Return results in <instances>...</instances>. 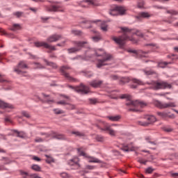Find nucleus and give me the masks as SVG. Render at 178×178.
I'll use <instances>...</instances> for the list:
<instances>
[{
	"label": "nucleus",
	"instance_id": "1",
	"mask_svg": "<svg viewBox=\"0 0 178 178\" xmlns=\"http://www.w3.org/2000/svg\"><path fill=\"white\" fill-rule=\"evenodd\" d=\"M121 30L123 33V35L119 37L113 36L112 40L115 42L116 44L120 45V47H123L126 41H131L134 44H137V40L134 39L133 37H130L131 35H137L138 37H140L143 38L144 37V34L141 33V31L138 30H133L130 29L127 27H122Z\"/></svg>",
	"mask_w": 178,
	"mask_h": 178
},
{
	"label": "nucleus",
	"instance_id": "2",
	"mask_svg": "<svg viewBox=\"0 0 178 178\" xmlns=\"http://www.w3.org/2000/svg\"><path fill=\"white\" fill-rule=\"evenodd\" d=\"M120 98L122 99H127V102L126 103V105L127 106H131V108H129V111H132L133 112H138V108H144L145 106H147V104L143 102H140L138 100L136 101H132L131 97L129 95H122Z\"/></svg>",
	"mask_w": 178,
	"mask_h": 178
},
{
	"label": "nucleus",
	"instance_id": "3",
	"mask_svg": "<svg viewBox=\"0 0 178 178\" xmlns=\"http://www.w3.org/2000/svg\"><path fill=\"white\" fill-rule=\"evenodd\" d=\"M146 84L152 86L150 88L152 90H161L163 88H172V85L165 81H154L147 82Z\"/></svg>",
	"mask_w": 178,
	"mask_h": 178
},
{
	"label": "nucleus",
	"instance_id": "4",
	"mask_svg": "<svg viewBox=\"0 0 178 178\" xmlns=\"http://www.w3.org/2000/svg\"><path fill=\"white\" fill-rule=\"evenodd\" d=\"M73 44L76 46V47H72L67 49L68 54H75V52H79V51H81V48L87 44L86 41L80 42V41H74Z\"/></svg>",
	"mask_w": 178,
	"mask_h": 178
},
{
	"label": "nucleus",
	"instance_id": "5",
	"mask_svg": "<svg viewBox=\"0 0 178 178\" xmlns=\"http://www.w3.org/2000/svg\"><path fill=\"white\" fill-rule=\"evenodd\" d=\"M78 154L80 155V156H84V158H88L89 162L93 163H101V161L97 158L91 157L88 156L87 154L83 152V147H80L77 149Z\"/></svg>",
	"mask_w": 178,
	"mask_h": 178
},
{
	"label": "nucleus",
	"instance_id": "6",
	"mask_svg": "<svg viewBox=\"0 0 178 178\" xmlns=\"http://www.w3.org/2000/svg\"><path fill=\"white\" fill-rule=\"evenodd\" d=\"M130 81H132L134 84H137L138 86H145V83L143 82V81L137 79H132L130 78H122L120 81V84L123 86V84H126V83H130Z\"/></svg>",
	"mask_w": 178,
	"mask_h": 178
},
{
	"label": "nucleus",
	"instance_id": "7",
	"mask_svg": "<svg viewBox=\"0 0 178 178\" xmlns=\"http://www.w3.org/2000/svg\"><path fill=\"white\" fill-rule=\"evenodd\" d=\"M103 124V127L101 128V130H102V131H107V133H108V134L110 136H111L112 137H115V136H116V131L113 130L111 128V125L106 124V122H102ZM112 126H116V124H112Z\"/></svg>",
	"mask_w": 178,
	"mask_h": 178
},
{
	"label": "nucleus",
	"instance_id": "8",
	"mask_svg": "<svg viewBox=\"0 0 178 178\" xmlns=\"http://www.w3.org/2000/svg\"><path fill=\"white\" fill-rule=\"evenodd\" d=\"M126 8L121 6H115L113 9L111 10L109 14L111 16H118V15H124L126 13Z\"/></svg>",
	"mask_w": 178,
	"mask_h": 178
},
{
	"label": "nucleus",
	"instance_id": "9",
	"mask_svg": "<svg viewBox=\"0 0 178 178\" xmlns=\"http://www.w3.org/2000/svg\"><path fill=\"white\" fill-rule=\"evenodd\" d=\"M154 105L160 109H165L166 108H176V103L175 102L162 103L159 101H156L154 102Z\"/></svg>",
	"mask_w": 178,
	"mask_h": 178
},
{
	"label": "nucleus",
	"instance_id": "10",
	"mask_svg": "<svg viewBox=\"0 0 178 178\" xmlns=\"http://www.w3.org/2000/svg\"><path fill=\"white\" fill-rule=\"evenodd\" d=\"M68 87L69 88H72V90H74L77 92H81V94H88V92H90V88L83 84H81L80 86H76L75 88L72 86H69Z\"/></svg>",
	"mask_w": 178,
	"mask_h": 178
},
{
	"label": "nucleus",
	"instance_id": "11",
	"mask_svg": "<svg viewBox=\"0 0 178 178\" xmlns=\"http://www.w3.org/2000/svg\"><path fill=\"white\" fill-rule=\"evenodd\" d=\"M82 8H88V6H99V3L95 0H86L81 2Z\"/></svg>",
	"mask_w": 178,
	"mask_h": 178
},
{
	"label": "nucleus",
	"instance_id": "12",
	"mask_svg": "<svg viewBox=\"0 0 178 178\" xmlns=\"http://www.w3.org/2000/svg\"><path fill=\"white\" fill-rule=\"evenodd\" d=\"M128 52H130L131 54H134V56L135 58H147V55H148V52H145L142 50H133V49H129L128 50Z\"/></svg>",
	"mask_w": 178,
	"mask_h": 178
},
{
	"label": "nucleus",
	"instance_id": "13",
	"mask_svg": "<svg viewBox=\"0 0 178 178\" xmlns=\"http://www.w3.org/2000/svg\"><path fill=\"white\" fill-rule=\"evenodd\" d=\"M146 119L148 122L139 121L138 124H140V126L147 127L148 126V124H151V123H154V122H156V118L154 115H149L147 117Z\"/></svg>",
	"mask_w": 178,
	"mask_h": 178
},
{
	"label": "nucleus",
	"instance_id": "14",
	"mask_svg": "<svg viewBox=\"0 0 178 178\" xmlns=\"http://www.w3.org/2000/svg\"><path fill=\"white\" fill-rule=\"evenodd\" d=\"M111 59H112V56L111 54H107L102 60H98L97 64V67H102V66L108 65L107 62H109Z\"/></svg>",
	"mask_w": 178,
	"mask_h": 178
},
{
	"label": "nucleus",
	"instance_id": "15",
	"mask_svg": "<svg viewBox=\"0 0 178 178\" xmlns=\"http://www.w3.org/2000/svg\"><path fill=\"white\" fill-rule=\"evenodd\" d=\"M35 45L36 47H44V48H47V49H49L50 51H56V48H55L54 46H52L45 42H35Z\"/></svg>",
	"mask_w": 178,
	"mask_h": 178
},
{
	"label": "nucleus",
	"instance_id": "16",
	"mask_svg": "<svg viewBox=\"0 0 178 178\" xmlns=\"http://www.w3.org/2000/svg\"><path fill=\"white\" fill-rule=\"evenodd\" d=\"M121 149L124 152H130V151H136L137 147L133 145V143H130L128 145H123Z\"/></svg>",
	"mask_w": 178,
	"mask_h": 178
},
{
	"label": "nucleus",
	"instance_id": "17",
	"mask_svg": "<svg viewBox=\"0 0 178 178\" xmlns=\"http://www.w3.org/2000/svg\"><path fill=\"white\" fill-rule=\"evenodd\" d=\"M79 162L80 159L79 157H74L68 161V165H70V166H75V169H79V168H80Z\"/></svg>",
	"mask_w": 178,
	"mask_h": 178
},
{
	"label": "nucleus",
	"instance_id": "18",
	"mask_svg": "<svg viewBox=\"0 0 178 178\" xmlns=\"http://www.w3.org/2000/svg\"><path fill=\"white\" fill-rule=\"evenodd\" d=\"M26 68H27V65H26L24 62H20L18 64V66L14 68V72H15V73H17V74H22V69Z\"/></svg>",
	"mask_w": 178,
	"mask_h": 178
},
{
	"label": "nucleus",
	"instance_id": "19",
	"mask_svg": "<svg viewBox=\"0 0 178 178\" xmlns=\"http://www.w3.org/2000/svg\"><path fill=\"white\" fill-rule=\"evenodd\" d=\"M46 137H52V138H56V140H65V137L64 135L58 134L55 132H51V134H46Z\"/></svg>",
	"mask_w": 178,
	"mask_h": 178
},
{
	"label": "nucleus",
	"instance_id": "20",
	"mask_svg": "<svg viewBox=\"0 0 178 178\" xmlns=\"http://www.w3.org/2000/svg\"><path fill=\"white\" fill-rule=\"evenodd\" d=\"M69 69H70V67L67 66H63L61 68V72L63 73V75L65 76V77L67 79V80H69L70 81H73L74 80L73 77L70 76V75H69V74L66 72V70Z\"/></svg>",
	"mask_w": 178,
	"mask_h": 178
},
{
	"label": "nucleus",
	"instance_id": "21",
	"mask_svg": "<svg viewBox=\"0 0 178 178\" xmlns=\"http://www.w3.org/2000/svg\"><path fill=\"white\" fill-rule=\"evenodd\" d=\"M60 38H62L60 35L54 34L47 38V42H56V41H59Z\"/></svg>",
	"mask_w": 178,
	"mask_h": 178
},
{
	"label": "nucleus",
	"instance_id": "22",
	"mask_svg": "<svg viewBox=\"0 0 178 178\" xmlns=\"http://www.w3.org/2000/svg\"><path fill=\"white\" fill-rule=\"evenodd\" d=\"M157 115L160 116V118H163V119H166V118H169V119H175V114L169 115L168 113L158 112Z\"/></svg>",
	"mask_w": 178,
	"mask_h": 178
},
{
	"label": "nucleus",
	"instance_id": "23",
	"mask_svg": "<svg viewBox=\"0 0 178 178\" xmlns=\"http://www.w3.org/2000/svg\"><path fill=\"white\" fill-rule=\"evenodd\" d=\"M0 108H1V109H5L6 108L8 109H13V105L5 103L3 101L0 100Z\"/></svg>",
	"mask_w": 178,
	"mask_h": 178
},
{
	"label": "nucleus",
	"instance_id": "24",
	"mask_svg": "<svg viewBox=\"0 0 178 178\" xmlns=\"http://www.w3.org/2000/svg\"><path fill=\"white\" fill-rule=\"evenodd\" d=\"M49 12H65V9L58 6H51Z\"/></svg>",
	"mask_w": 178,
	"mask_h": 178
},
{
	"label": "nucleus",
	"instance_id": "25",
	"mask_svg": "<svg viewBox=\"0 0 178 178\" xmlns=\"http://www.w3.org/2000/svg\"><path fill=\"white\" fill-rule=\"evenodd\" d=\"M101 84H102V81L95 80L90 82V86L93 87V88H98V87H101Z\"/></svg>",
	"mask_w": 178,
	"mask_h": 178
},
{
	"label": "nucleus",
	"instance_id": "26",
	"mask_svg": "<svg viewBox=\"0 0 178 178\" xmlns=\"http://www.w3.org/2000/svg\"><path fill=\"white\" fill-rule=\"evenodd\" d=\"M107 119L111 122H119L120 120V115H110L107 117Z\"/></svg>",
	"mask_w": 178,
	"mask_h": 178
},
{
	"label": "nucleus",
	"instance_id": "27",
	"mask_svg": "<svg viewBox=\"0 0 178 178\" xmlns=\"http://www.w3.org/2000/svg\"><path fill=\"white\" fill-rule=\"evenodd\" d=\"M151 15H149V14H148V13H140L136 17L139 20H141V19H143V18L149 17Z\"/></svg>",
	"mask_w": 178,
	"mask_h": 178
},
{
	"label": "nucleus",
	"instance_id": "28",
	"mask_svg": "<svg viewBox=\"0 0 178 178\" xmlns=\"http://www.w3.org/2000/svg\"><path fill=\"white\" fill-rule=\"evenodd\" d=\"M19 173L24 178H30L31 177V174H29V172L26 171L19 170Z\"/></svg>",
	"mask_w": 178,
	"mask_h": 178
},
{
	"label": "nucleus",
	"instance_id": "29",
	"mask_svg": "<svg viewBox=\"0 0 178 178\" xmlns=\"http://www.w3.org/2000/svg\"><path fill=\"white\" fill-rule=\"evenodd\" d=\"M97 22H100L99 20L97 21H86L84 23L86 24V29H90V27H92V25H91V23H97Z\"/></svg>",
	"mask_w": 178,
	"mask_h": 178
},
{
	"label": "nucleus",
	"instance_id": "30",
	"mask_svg": "<svg viewBox=\"0 0 178 178\" xmlns=\"http://www.w3.org/2000/svg\"><path fill=\"white\" fill-rule=\"evenodd\" d=\"M20 29H22V26H20V24H15L10 28V30H12L13 31H16L17 30H20Z\"/></svg>",
	"mask_w": 178,
	"mask_h": 178
},
{
	"label": "nucleus",
	"instance_id": "31",
	"mask_svg": "<svg viewBox=\"0 0 178 178\" xmlns=\"http://www.w3.org/2000/svg\"><path fill=\"white\" fill-rule=\"evenodd\" d=\"M44 62H45V63L47 65V66H51V67H53V69H56V64H55L54 63H51V62L47 60L46 59L44 60Z\"/></svg>",
	"mask_w": 178,
	"mask_h": 178
},
{
	"label": "nucleus",
	"instance_id": "32",
	"mask_svg": "<svg viewBox=\"0 0 178 178\" xmlns=\"http://www.w3.org/2000/svg\"><path fill=\"white\" fill-rule=\"evenodd\" d=\"M145 74H146V76H151L152 74H155V72L154 70H143Z\"/></svg>",
	"mask_w": 178,
	"mask_h": 178
},
{
	"label": "nucleus",
	"instance_id": "33",
	"mask_svg": "<svg viewBox=\"0 0 178 178\" xmlns=\"http://www.w3.org/2000/svg\"><path fill=\"white\" fill-rule=\"evenodd\" d=\"M100 29L102 30V31H108V24H106V23H102Z\"/></svg>",
	"mask_w": 178,
	"mask_h": 178
},
{
	"label": "nucleus",
	"instance_id": "34",
	"mask_svg": "<svg viewBox=\"0 0 178 178\" xmlns=\"http://www.w3.org/2000/svg\"><path fill=\"white\" fill-rule=\"evenodd\" d=\"M95 140H97L99 143H103V141H104L105 139L104 138V136L97 135L95 136Z\"/></svg>",
	"mask_w": 178,
	"mask_h": 178
},
{
	"label": "nucleus",
	"instance_id": "35",
	"mask_svg": "<svg viewBox=\"0 0 178 178\" xmlns=\"http://www.w3.org/2000/svg\"><path fill=\"white\" fill-rule=\"evenodd\" d=\"M31 168L33 170H35V172H40L41 170V167L38 165H33Z\"/></svg>",
	"mask_w": 178,
	"mask_h": 178
},
{
	"label": "nucleus",
	"instance_id": "36",
	"mask_svg": "<svg viewBox=\"0 0 178 178\" xmlns=\"http://www.w3.org/2000/svg\"><path fill=\"white\" fill-rule=\"evenodd\" d=\"M167 13H169L170 15H172V16H176V15H178V12L175 10H167Z\"/></svg>",
	"mask_w": 178,
	"mask_h": 178
},
{
	"label": "nucleus",
	"instance_id": "37",
	"mask_svg": "<svg viewBox=\"0 0 178 178\" xmlns=\"http://www.w3.org/2000/svg\"><path fill=\"white\" fill-rule=\"evenodd\" d=\"M54 113L56 115H62V113H65V112L63 110H60L59 108H56L54 110Z\"/></svg>",
	"mask_w": 178,
	"mask_h": 178
},
{
	"label": "nucleus",
	"instance_id": "38",
	"mask_svg": "<svg viewBox=\"0 0 178 178\" xmlns=\"http://www.w3.org/2000/svg\"><path fill=\"white\" fill-rule=\"evenodd\" d=\"M72 33L74 34V35H81L83 33L81 31H77V30H72Z\"/></svg>",
	"mask_w": 178,
	"mask_h": 178
},
{
	"label": "nucleus",
	"instance_id": "39",
	"mask_svg": "<svg viewBox=\"0 0 178 178\" xmlns=\"http://www.w3.org/2000/svg\"><path fill=\"white\" fill-rule=\"evenodd\" d=\"M45 156H46V158H47L46 159V162L47 163H51V162H54V159H52V157H51V156H48L47 154L45 155Z\"/></svg>",
	"mask_w": 178,
	"mask_h": 178
},
{
	"label": "nucleus",
	"instance_id": "40",
	"mask_svg": "<svg viewBox=\"0 0 178 178\" xmlns=\"http://www.w3.org/2000/svg\"><path fill=\"white\" fill-rule=\"evenodd\" d=\"M90 104L92 105H95V104H98V99H89Z\"/></svg>",
	"mask_w": 178,
	"mask_h": 178
},
{
	"label": "nucleus",
	"instance_id": "41",
	"mask_svg": "<svg viewBox=\"0 0 178 178\" xmlns=\"http://www.w3.org/2000/svg\"><path fill=\"white\" fill-rule=\"evenodd\" d=\"M57 105H67V102L66 100H60L56 102Z\"/></svg>",
	"mask_w": 178,
	"mask_h": 178
},
{
	"label": "nucleus",
	"instance_id": "42",
	"mask_svg": "<svg viewBox=\"0 0 178 178\" xmlns=\"http://www.w3.org/2000/svg\"><path fill=\"white\" fill-rule=\"evenodd\" d=\"M60 177L63 178H69L70 177V175L66 172H62L60 174Z\"/></svg>",
	"mask_w": 178,
	"mask_h": 178
},
{
	"label": "nucleus",
	"instance_id": "43",
	"mask_svg": "<svg viewBox=\"0 0 178 178\" xmlns=\"http://www.w3.org/2000/svg\"><path fill=\"white\" fill-rule=\"evenodd\" d=\"M154 170H155L154 168H152V167H149V168H146L145 172L151 174V173H152V172H154Z\"/></svg>",
	"mask_w": 178,
	"mask_h": 178
},
{
	"label": "nucleus",
	"instance_id": "44",
	"mask_svg": "<svg viewBox=\"0 0 178 178\" xmlns=\"http://www.w3.org/2000/svg\"><path fill=\"white\" fill-rule=\"evenodd\" d=\"M170 63L164 62V63H160L159 64V67H165V66L169 65Z\"/></svg>",
	"mask_w": 178,
	"mask_h": 178
},
{
	"label": "nucleus",
	"instance_id": "45",
	"mask_svg": "<svg viewBox=\"0 0 178 178\" xmlns=\"http://www.w3.org/2000/svg\"><path fill=\"white\" fill-rule=\"evenodd\" d=\"M45 139H44V138H40V137H37V138H35V143H43V141Z\"/></svg>",
	"mask_w": 178,
	"mask_h": 178
},
{
	"label": "nucleus",
	"instance_id": "46",
	"mask_svg": "<svg viewBox=\"0 0 178 178\" xmlns=\"http://www.w3.org/2000/svg\"><path fill=\"white\" fill-rule=\"evenodd\" d=\"M15 133L17 134V137H21V138H23L24 137V134L23 132H19L17 131H15Z\"/></svg>",
	"mask_w": 178,
	"mask_h": 178
},
{
	"label": "nucleus",
	"instance_id": "47",
	"mask_svg": "<svg viewBox=\"0 0 178 178\" xmlns=\"http://www.w3.org/2000/svg\"><path fill=\"white\" fill-rule=\"evenodd\" d=\"M138 162H139V163H143V165H147V160H144L143 159H139Z\"/></svg>",
	"mask_w": 178,
	"mask_h": 178
},
{
	"label": "nucleus",
	"instance_id": "48",
	"mask_svg": "<svg viewBox=\"0 0 178 178\" xmlns=\"http://www.w3.org/2000/svg\"><path fill=\"white\" fill-rule=\"evenodd\" d=\"M22 114L23 115V116H24L25 118H30V114L26 112V111H22Z\"/></svg>",
	"mask_w": 178,
	"mask_h": 178
},
{
	"label": "nucleus",
	"instance_id": "49",
	"mask_svg": "<svg viewBox=\"0 0 178 178\" xmlns=\"http://www.w3.org/2000/svg\"><path fill=\"white\" fill-rule=\"evenodd\" d=\"M99 40H101V38L99 36H94V37H92V40L95 42H97V41H99Z\"/></svg>",
	"mask_w": 178,
	"mask_h": 178
},
{
	"label": "nucleus",
	"instance_id": "50",
	"mask_svg": "<svg viewBox=\"0 0 178 178\" xmlns=\"http://www.w3.org/2000/svg\"><path fill=\"white\" fill-rule=\"evenodd\" d=\"M35 65L36 66V69H44V66L40 63H35Z\"/></svg>",
	"mask_w": 178,
	"mask_h": 178
},
{
	"label": "nucleus",
	"instance_id": "51",
	"mask_svg": "<svg viewBox=\"0 0 178 178\" xmlns=\"http://www.w3.org/2000/svg\"><path fill=\"white\" fill-rule=\"evenodd\" d=\"M14 15H15V16H17V17H20L22 16L23 13H22V12H16V13H14Z\"/></svg>",
	"mask_w": 178,
	"mask_h": 178
},
{
	"label": "nucleus",
	"instance_id": "52",
	"mask_svg": "<svg viewBox=\"0 0 178 178\" xmlns=\"http://www.w3.org/2000/svg\"><path fill=\"white\" fill-rule=\"evenodd\" d=\"M72 134H76V136H79V137H81L84 136V134H81V132L79 131H73Z\"/></svg>",
	"mask_w": 178,
	"mask_h": 178
},
{
	"label": "nucleus",
	"instance_id": "53",
	"mask_svg": "<svg viewBox=\"0 0 178 178\" xmlns=\"http://www.w3.org/2000/svg\"><path fill=\"white\" fill-rule=\"evenodd\" d=\"M5 122H6L7 123H12V120H10V116H6L5 118Z\"/></svg>",
	"mask_w": 178,
	"mask_h": 178
},
{
	"label": "nucleus",
	"instance_id": "54",
	"mask_svg": "<svg viewBox=\"0 0 178 178\" xmlns=\"http://www.w3.org/2000/svg\"><path fill=\"white\" fill-rule=\"evenodd\" d=\"M86 77H92L93 74L91 72H86L85 74Z\"/></svg>",
	"mask_w": 178,
	"mask_h": 178
},
{
	"label": "nucleus",
	"instance_id": "55",
	"mask_svg": "<svg viewBox=\"0 0 178 178\" xmlns=\"http://www.w3.org/2000/svg\"><path fill=\"white\" fill-rule=\"evenodd\" d=\"M144 6V1H140L139 3H138V8H143Z\"/></svg>",
	"mask_w": 178,
	"mask_h": 178
},
{
	"label": "nucleus",
	"instance_id": "56",
	"mask_svg": "<svg viewBox=\"0 0 178 178\" xmlns=\"http://www.w3.org/2000/svg\"><path fill=\"white\" fill-rule=\"evenodd\" d=\"M86 168L89 169V170H92L95 169V167L93 165H86Z\"/></svg>",
	"mask_w": 178,
	"mask_h": 178
},
{
	"label": "nucleus",
	"instance_id": "57",
	"mask_svg": "<svg viewBox=\"0 0 178 178\" xmlns=\"http://www.w3.org/2000/svg\"><path fill=\"white\" fill-rule=\"evenodd\" d=\"M33 161H37L38 162H40V161H41V159H40V158H38V157H37V156H34L33 157Z\"/></svg>",
	"mask_w": 178,
	"mask_h": 178
},
{
	"label": "nucleus",
	"instance_id": "58",
	"mask_svg": "<svg viewBox=\"0 0 178 178\" xmlns=\"http://www.w3.org/2000/svg\"><path fill=\"white\" fill-rule=\"evenodd\" d=\"M0 33H1V34H3V35H5V34H6V31H5L3 30V29H2V28H0Z\"/></svg>",
	"mask_w": 178,
	"mask_h": 178
},
{
	"label": "nucleus",
	"instance_id": "59",
	"mask_svg": "<svg viewBox=\"0 0 178 178\" xmlns=\"http://www.w3.org/2000/svg\"><path fill=\"white\" fill-rule=\"evenodd\" d=\"M175 19L173 17H171L170 19L168 20V23H173V21Z\"/></svg>",
	"mask_w": 178,
	"mask_h": 178
},
{
	"label": "nucleus",
	"instance_id": "60",
	"mask_svg": "<svg viewBox=\"0 0 178 178\" xmlns=\"http://www.w3.org/2000/svg\"><path fill=\"white\" fill-rule=\"evenodd\" d=\"M70 107H68V109H74V105H72V104H70L69 105Z\"/></svg>",
	"mask_w": 178,
	"mask_h": 178
},
{
	"label": "nucleus",
	"instance_id": "61",
	"mask_svg": "<svg viewBox=\"0 0 178 178\" xmlns=\"http://www.w3.org/2000/svg\"><path fill=\"white\" fill-rule=\"evenodd\" d=\"M111 79H112L113 80H117L118 76H116V75H113V76H111Z\"/></svg>",
	"mask_w": 178,
	"mask_h": 178
},
{
	"label": "nucleus",
	"instance_id": "62",
	"mask_svg": "<svg viewBox=\"0 0 178 178\" xmlns=\"http://www.w3.org/2000/svg\"><path fill=\"white\" fill-rule=\"evenodd\" d=\"M165 131H167L168 133H170V131H172V129H169V128H165Z\"/></svg>",
	"mask_w": 178,
	"mask_h": 178
},
{
	"label": "nucleus",
	"instance_id": "63",
	"mask_svg": "<svg viewBox=\"0 0 178 178\" xmlns=\"http://www.w3.org/2000/svg\"><path fill=\"white\" fill-rule=\"evenodd\" d=\"M172 177H177L178 176V173H172Z\"/></svg>",
	"mask_w": 178,
	"mask_h": 178
},
{
	"label": "nucleus",
	"instance_id": "64",
	"mask_svg": "<svg viewBox=\"0 0 178 178\" xmlns=\"http://www.w3.org/2000/svg\"><path fill=\"white\" fill-rule=\"evenodd\" d=\"M131 88H136L137 87V85L132 84L130 86Z\"/></svg>",
	"mask_w": 178,
	"mask_h": 178
}]
</instances>
